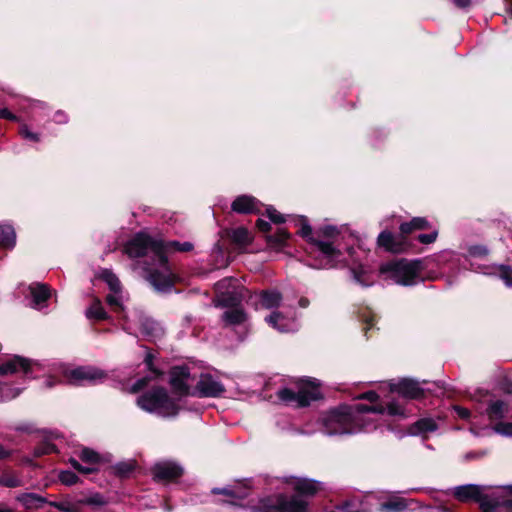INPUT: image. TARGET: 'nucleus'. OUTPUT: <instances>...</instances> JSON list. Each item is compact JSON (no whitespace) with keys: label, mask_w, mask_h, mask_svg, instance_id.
I'll use <instances>...</instances> for the list:
<instances>
[{"label":"nucleus","mask_w":512,"mask_h":512,"mask_svg":"<svg viewBox=\"0 0 512 512\" xmlns=\"http://www.w3.org/2000/svg\"><path fill=\"white\" fill-rule=\"evenodd\" d=\"M437 429L435 421L431 418H423L418 420L411 428V434L428 433Z\"/></svg>","instance_id":"obj_27"},{"label":"nucleus","mask_w":512,"mask_h":512,"mask_svg":"<svg viewBox=\"0 0 512 512\" xmlns=\"http://www.w3.org/2000/svg\"><path fill=\"white\" fill-rule=\"evenodd\" d=\"M500 278L504 281L506 286H512V268L505 265L499 266Z\"/></svg>","instance_id":"obj_41"},{"label":"nucleus","mask_w":512,"mask_h":512,"mask_svg":"<svg viewBox=\"0 0 512 512\" xmlns=\"http://www.w3.org/2000/svg\"><path fill=\"white\" fill-rule=\"evenodd\" d=\"M212 492L215 494H224V495H227V496L235 498V499H243L247 495V493L245 491L238 492V491H236L234 489H230V488H223V489L214 488L212 490Z\"/></svg>","instance_id":"obj_38"},{"label":"nucleus","mask_w":512,"mask_h":512,"mask_svg":"<svg viewBox=\"0 0 512 512\" xmlns=\"http://www.w3.org/2000/svg\"><path fill=\"white\" fill-rule=\"evenodd\" d=\"M152 473L157 481H171L182 475L183 468L172 461H160L153 466Z\"/></svg>","instance_id":"obj_14"},{"label":"nucleus","mask_w":512,"mask_h":512,"mask_svg":"<svg viewBox=\"0 0 512 512\" xmlns=\"http://www.w3.org/2000/svg\"><path fill=\"white\" fill-rule=\"evenodd\" d=\"M50 504L62 512H77V509L67 502H51Z\"/></svg>","instance_id":"obj_45"},{"label":"nucleus","mask_w":512,"mask_h":512,"mask_svg":"<svg viewBox=\"0 0 512 512\" xmlns=\"http://www.w3.org/2000/svg\"><path fill=\"white\" fill-rule=\"evenodd\" d=\"M36 367H38V364L33 363L31 360L14 356L0 366V375L22 372L24 375L29 376Z\"/></svg>","instance_id":"obj_13"},{"label":"nucleus","mask_w":512,"mask_h":512,"mask_svg":"<svg viewBox=\"0 0 512 512\" xmlns=\"http://www.w3.org/2000/svg\"><path fill=\"white\" fill-rule=\"evenodd\" d=\"M21 393L20 389L0 383V402L12 400Z\"/></svg>","instance_id":"obj_35"},{"label":"nucleus","mask_w":512,"mask_h":512,"mask_svg":"<svg viewBox=\"0 0 512 512\" xmlns=\"http://www.w3.org/2000/svg\"><path fill=\"white\" fill-rule=\"evenodd\" d=\"M193 245L190 242H183L180 243L178 241H170L167 243H163V256L165 257L166 252L171 251H181V252H187L192 250Z\"/></svg>","instance_id":"obj_32"},{"label":"nucleus","mask_w":512,"mask_h":512,"mask_svg":"<svg viewBox=\"0 0 512 512\" xmlns=\"http://www.w3.org/2000/svg\"><path fill=\"white\" fill-rule=\"evenodd\" d=\"M10 455L9 451H7L3 446L0 445V459H4Z\"/></svg>","instance_id":"obj_62"},{"label":"nucleus","mask_w":512,"mask_h":512,"mask_svg":"<svg viewBox=\"0 0 512 512\" xmlns=\"http://www.w3.org/2000/svg\"><path fill=\"white\" fill-rule=\"evenodd\" d=\"M140 329L142 333L148 337H156L160 332L159 325L150 318H141L140 320Z\"/></svg>","instance_id":"obj_29"},{"label":"nucleus","mask_w":512,"mask_h":512,"mask_svg":"<svg viewBox=\"0 0 512 512\" xmlns=\"http://www.w3.org/2000/svg\"><path fill=\"white\" fill-rule=\"evenodd\" d=\"M382 405L356 404L353 407L344 406L331 411L323 419V431L329 436L354 434L374 428L370 413L383 414Z\"/></svg>","instance_id":"obj_1"},{"label":"nucleus","mask_w":512,"mask_h":512,"mask_svg":"<svg viewBox=\"0 0 512 512\" xmlns=\"http://www.w3.org/2000/svg\"><path fill=\"white\" fill-rule=\"evenodd\" d=\"M429 227H430V224L426 218L415 217L409 222L402 223L400 225V231L403 234H409L414 230H423V229H428Z\"/></svg>","instance_id":"obj_24"},{"label":"nucleus","mask_w":512,"mask_h":512,"mask_svg":"<svg viewBox=\"0 0 512 512\" xmlns=\"http://www.w3.org/2000/svg\"><path fill=\"white\" fill-rule=\"evenodd\" d=\"M86 502L88 504H97V505H100V504L103 503V501H102V499H101V497L99 495L90 497Z\"/></svg>","instance_id":"obj_58"},{"label":"nucleus","mask_w":512,"mask_h":512,"mask_svg":"<svg viewBox=\"0 0 512 512\" xmlns=\"http://www.w3.org/2000/svg\"><path fill=\"white\" fill-rule=\"evenodd\" d=\"M507 411V404L501 400L492 401L487 408V414L491 420L503 418Z\"/></svg>","instance_id":"obj_25"},{"label":"nucleus","mask_w":512,"mask_h":512,"mask_svg":"<svg viewBox=\"0 0 512 512\" xmlns=\"http://www.w3.org/2000/svg\"><path fill=\"white\" fill-rule=\"evenodd\" d=\"M391 392H396L405 398L417 399L424 394V389L413 379H401L397 383L389 384Z\"/></svg>","instance_id":"obj_15"},{"label":"nucleus","mask_w":512,"mask_h":512,"mask_svg":"<svg viewBox=\"0 0 512 512\" xmlns=\"http://www.w3.org/2000/svg\"><path fill=\"white\" fill-rule=\"evenodd\" d=\"M153 359H154V356L149 352L146 354L145 356V363L148 367V369L155 375V376H159L161 374V372H159L154 366H153Z\"/></svg>","instance_id":"obj_49"},{"label":"nucleus","mask_w":512,"mask_h":512,"mask_svg":"<svg viewBox=\"0 0 512 512\" xmlns=\"http://www.w3.org/2000/svg\"><path fill=\"white\" fill-rule=\"evenodd\" d=\"M359 398L369 400L370 402H375L379 399V395L374 391H369L361 394Z\"/></svg>","instance_id":"obj_54"},{"label":"nucleus","mask_w":512,"mask_h":512,"mask_svg":"<svg viewBox=\"0 0 512 512\" xmlns=\"http://www.w3.org/2000/svg\"><path fill=\"white\" fill-rule=\"evenodd\" d=\"M307 502L298 496L287 498L280 494L261 501L257 512H307Z\"/></svg>","instance_id":"obj_8"},{"label":"nucleus","mask_w":512,"mask_h":512,"mask_svg":"<svg viewBox=\"0 0 512 512\" xmlns=\"http://www.w3.org/2000/svg\"><path fill=\"white\" fill-rule=\"evenodd\" d=\"M232 210L238 213L256 212L258 211V201L251 196H239L233 201Z\"/></svg>","instance_id":"obj_19"},{"label":"nucleus","mask_w":512,"mask_h":512,"mask_svg":"<svg viewBox=\"0 0 512 512\" xmlns=\"http://www.w3.org/2000/svg\"><path fill=\"white\" fill-rule=\"evenodd\" d=\"M454 4L459 8H467L470 6L471 0H453Z\"/></svg>","instance_id":"obj_57"},{"label":"nucleus","mask_w":512,"mask_h":512,"mask_svg":"<svg viewBox=\"0 0 512 512\" xmlns=\"http://www.w3.org/2000/svg\"><path fill=\"white\" fill-rule=\"evenodd\" d=\"M137 405L144 411L155 413L162 417L177 415L178 404L168 396L164 388L153 389L137 399Z\"/></svg>","instance_id":"obj_3"},{"label":"nucleus","mask_w":512,"mask_h":512,"mask_svg":"<svg viewBox=\"0 0 512 512\" xmlns=\"http://www.w3.org/2000/svg\"><path fill=\"white\" fill-rule=\"evenodd\" d=\"M56 117H57L56 121L59 123H65L67 121L66 116L60 112H58L56 114Z\"/></svg>","instance_id":"obj_63"},{"label":"nucleus","mask_w":512,"mask_h":512,"mask_svg":"<svg viewBox=\"0 0 512 512\" xmlns=\"http://www.w3.org/2000/svg\"><path fill=\"white\" fill-rule=\"evenodd\" d=\"M22 484V480L15 474H7L0 476V486L16 488L22 486Z\"/></svg>","instance_id":"obj_36"},{"label":"nucleus","mask_w":512,"mask_h":512,"mask_svg":"<svg viewBox=\"0 0 512 512\" xmlns=\"http://www.w3.org/2000/svg\"><path fill=\"white\" fill-rule=\"evenodd\" d=\"M495 432L504 436H512V423H498L494 427Z\"/></svg>","instance_id":"obj_42"},{"label":"nucleus","mask_w":512,"mask_h":512,"mask_svg":"<svg viewBox=\"0 0 512 512\" xmlns=\"http://www.w3.org/2000/svg\"><path fill=\"white\" fill-rule=\"evenodd\" d=\"M320 396L319 383L311 379L300 380L297 392L288 388L278 392V398L281 401L297 407L308 406L311 401L320 398Z\"/></svg>","instance_id":"obj_5"},{"label":"nucleus","mask_w":512,"mask_h":512,"mask_svg":"<svg viewBox=\"0 0 512 512\" xmlns=\"http://www.w3.org/2000/svg\"><path fill=\"white\" fill-rule=\"evenodd\" d=\"M387 411L392 416H405L404 409L397 402H390L387 406Z\"/></svg>","instance_id":"obj_44"},{"label":"nucleus","mask_w":512,"mask_h":512,"mask_svg":"<svg viewBox=\"0 0 512 512\" xmlns=\"http://www.w3.org/2000/svg\"><path fill=\"white\" fill-rule=\"evenodd\" d=\"M125 252L132 258L152 254L158 268H145L146 279L158 291H166L172 286L173 275L168 267L167 259L163 256V242L152 239L144 232L138 233L125 246Z\"/></svg>","instance_id":"obj_2"},{"label":"nucleus","mask_w":512,"mask_h":512,"mask_svg":"<svg viewBox=\"0 0 512 512\" xmlns=\"http://www.w3.org/2000/svg\"><path fill=\"white\" fill-rule=\"evenodd\" d=\"M134 468L132 463H119L116 465V472L121 476H126L129 474Z\"/></svg>","instance_id":"obj_46"},{"label":"nucleus","mask_w":512,"mask_h":512,"mask_svg":"<svg viewBox=\"0 0 512 512\" xmlns=\"http://www.w3.org/2000/svg\"><path fill=\"white\" fill-rule=\"evenodd\" d=\"M55 451V446L53 444H45L42 447H39L35 450V455L40 456L44 454H49Z\"/></svg>","instance_id":"obj_50"},{"label":"nucleus","mask_w":512,"mask_h":512,"mask_svg":"<svg viewBox=\"0 0 512 512\" xmlns=\"http://www.w3.org/2000/svg\"><path fill=\"white\" fill-rule=\"evenodd\" d=\"M231 241L240 249L251 244L253 237L245 227H237L229 232Z\"/></svg>","instance_id":"obj_20"},{"label":"nucleus","mask_w":512,"mask_h":512,"mask_svg":"<svg viewBox=\"0 0 512 512\" xmlns=\"http://www.w3.org/2000/svg\"><path fill=\"white\" fill-rule=\"evenodd\" d=\"M437 236H438V232H437V230H434L428 234H420L418 236V240L423 244H430L436 240Z\"/></svg>","instance_id":"obj_47"},{"label":"nucleus","mask_w":512,"mask_h":512,"mask_svg":"<svg viewBox=\"0 0 512 512\" xmlns=\"http://www.w3.org/2000/svg\"><path fill=\"white\" fill-rule=\"evenodd\" d=\"M62 373L66 380L74 385L96 383L106 378V374L102 370L90 366L76 368L64 367Z\"/></svg>","instance_id":"obj_9"},{"label":"nucleus","mask_w":512,"mask_h":512,"mask_svg":"<svg viewBox=\"0 0 512 512\" xmlns=\"http://www.w3.org/2000/svg\"><path fill=\"white\" fill-rule=\"evenodd\" d=\"M86 316L88 318H94L98 320L106 318V312L104 311L100 301L96 300L92 303V305L86 311Z\"/></svg>","instance_id":"obj_34"},{"label":"nucleus","mask_w":512,"mask_h":512,"mask_svg":"<svg viewBox=\"0 0 512 512\" xmlns=\"http://www.w3.org/2000/svg\"><path fill=\"white\" fill-rule=\"evenodd\" d=\"M290 234L284 229H279L276 234L267 236L268 244L273 248H281L289 239Z\"/></svg>","instance_id":"obj_31"},{"label":"nucleus","mask_w":512,"mask_h":512,"mask_svg":"<svg viewBox=\"0 0 512 512\" xmlns=\"http://www.w3.org/2000/svg\"><path fill=\"white\" fill-rule=\"evenodd\" d=\"M282 296L278 291H264L261 293V305L266 309H273L280 306Z\"/></svg>","instance_id":"obj_23"},{"label":"nucleus","mask_w":512,"mask_h":512,"mask_svg":"<svg viewBox=\"0 0 512 512\" xmlns=\"http://www.w3.org/2000/svg\"><path fill=\"white\" fill-rule=\"evenodd\" d=\"M0 512H13L6 504L0 503Z\"/></svg>","instance_id":"obj_64"},{"label":"nucleus","mask_w":512,"mask_h":512,"mask_svg":"<svg viewBox=\"0 0 512 512\" xmlns=\"http://www.w3.org/2000/svg\"><path fill=\"white\" fill-rule=\"evenodd\" d=\"M61 483L65 485H74L78 481V476L72 471H62L59 474Z\"/></svg>","instance_id":"obj_40"},{"label":"nucleus","mask_w":512,"mask_h":512,"mask_svg":"<svg viewBox=\"0 0 512 512\" xmlns=\"http://www.w3.org/2000/svg\"><path fill=\"white\" fill-rule=\"evenodd\" d=\"M100 278L103 279L109 286L111 293L107 295V303L114 308L123 310V295L121 284L117 276L109 270H103L100 273Z\"/></svg>","instance_id":"obj_12"},{"label":"nucleus","mask_w":512,"mask_h":512,"mask_svg":"<svg viewBox=\"0 0 512 512\" xmlns=\"http://www.w3.org/2000/svg\"><path fill=\"white\" fill-rule=\"evenodd\" d=\"M232 281H233L232 279H223L220 282H218L216 284V286H217L218 289H222V288H224L226 286V284H228V283H230Z\"/></svg>","instance_id":"obj_60"},{"label":"nucleus","mask_w":512,"mask_h":512,"mask_svg":"<svg viewBox=\"0 0 512 512\" xmlns=\"http://www.w3.org/2000/svg\"><path fill=\"white\" fill-rule=\"evenodd\" d=\"M283 483L286 489L294 490L301 495H314L320 490V483L306 478L289 477L285 478Z\"/></svg>","instance_id":"obj_16"},{"label":"nucleus","mask_w":512,"mask_h":512,"mask_svg":"<svg viewBox=\"0 0 512 512\" xmlns=\"http://www.w3.org/2000/svg\"><path fill=\"white\" fill-rule=\"evenodd\" d=\"M32 296V306L37 310H42L46 307V301L49 299L51 293L48 286L45 284L35 283L29 287Z\"/></svg>","instance_id":"obj_18"},{"label":"nucleus","mask_w":512,"mask_h":512,"mask_svg":"<svg viewBox=\"0 0 512 512\" xmlns=\"http://www.w3.org/2000/svg\"><path fill=\"white\" fill-rule=\"evenodd\" d=\"M20 135L25 138V139H28V140H31V141H38L39 140V137L37 134L31 132L27 126H22L20 128V131H19Z\"/></svg>","instance_id":"obj_48"},{"label":"nucleus","mask_w":512,"mask_h":512,"mask_svg":"<svg viewBox=\"0 0 512 512\" xmlns=\"http://www.w3.org/2000/svg\"><path fill=\"white\" fill-rule=\"evenodd\" d=\"M195 380V375H192L186 366L173 367L170 371V385L180 396L192 395Z\"/></svg>","instance_id":"obj_10"},{"label":"nucleus","mask_w":512,"mask_h":512,"mask_svg":"<svg viewBox=\"0 0 512 512\" xmlns=\"http://www.w3.org/2000/svg\"><path fill=\"white\" fill-rule=\"evenodd\" d=\"M95 470L96 469L89 464L88 466L81 465L79 472H81L83 474H90V473H93Z\"/></svg>","instance_id":"obj_59"},{"label":"nucleus","mask_w":512,"mask_h":512,"mask_svg":"<svg viewBox=\"0 0 512 512\" xmlns=\"http://www.w3.org/2000/svg\"><path fill=\"white\" fill-rule=\"evenodd\" d=\"M407 504L404 499L396 498L381 504L380 509L383 512H397L404 510Z\"/></svg>","instance_id":"obj_33"},{"label":"nucleus","mask_w":512,"mask_h":512,"mask_svg":"<svg viewBox=\"0 0 512 512\" xmlns=\"http://www.w3.org/2000/svg\"><path fill=\"white\" fill-rule=\"evenodd\" d=\"M224 391V385L220 381L209 373H203L200 375L192 395L200 397H218Z\"/></svg>","instance_id":"obj_11"},{"label":"nucleus","mask_w":512,"mask_h":512,"mask_svg":"<svg viewBox=\"0 0 512 512\" xmlns=\"http://www.w3.org/2000/svg\"><path fill=\"white\" fill-rule=\"evenodd\" d=\"M146 385V379L138 380L137 383L134 385V390H139L142 387Z\"/></svg>","instance_id":"obj_61"},{"label":"nucleus","mask_w":512,"mask_h":512,"mask_svg":"<svg viewBox=\"0 0 512 512\" xmlns=\"http://www.w3.org/2000/svg\"><path fill=\"white\" fill-rule=\"evenodd\" d=\"M454 495L460 501H479L483 512H498V507L501 505L512 507V500H500L498 496H483L482 487L474 484L456 487L454 489Z\"/></svg>","instance_id":"obj_6"},{"label":"nucleus","mask_w":512,"mask_h":512,"mask_svg":"<svg viewBox=\"0 0 512 512\" xmlns=\"http://www.w3.org/2000/svg\"><path fill=\"white\" fill-rule=\"evenodd\" d=\"M266 212L269 219L274 223H283L285 221L284 216L273 207H268Z\"/></svg>","instance_id":"obj_43"},{"label":"nucleus","mask_w":512,"mask_h":512,"mask_svg":"<svg viewBox=\"0 0 512 512\" xmlns=\"http://www.w3.org/2000/svg\"><path fill=\"white\" fill-rule=\"evenodd\" d=\"M354 280L362 286L368 287L373 284L370 272L363 266H358L351 269Z\"/></svg>","instance_id":"obj_28"},{"label":"nucleus","mask_w":512,"mask_h":512,"mask_svg":"<svg viewBox=\"0 0 512 512\" xmlns=\"http://www.w3.org/2000/svg\"><path fill=\"white\" fill-rule=\"evenodd\" d=\"M265 321L279 332H293L298 325L293 315L285 316L282 312L274 311L265 318Z\"/></svg>","instance_id":"obj_17"},{"label":"nucleus","mask_w":512,"mask_h":512,"mask_svg":"<svg viewBox=\"0 0 512 512\" xmlns=\"http://www.w3.org/2000/svg\"><path fill=\"white\" fill-rule=\"evenodd\" d=\"M318 233L320 236L326 239V242H329L334 246L333 242H331L330 239H334L338 235L339 231L334 226H325L321 228Z\"/></svg>","instance_id":"obj_39"},{"label":"nucleus","mask_w":512,"mask_h":512,"mask_svg":"<svg viewBox=\"0 0 512 512\" xmlns=\"http://www.w3.org/2000/svg\"><path fill=\"white\" fill-rule=\"evenodd\" d=\"M453 409L457 413V415L462 419H468L470 417V411L466 408L454 406Z\"/></svg>","instance_id":"obj_53"},{"label":"nucleus","mask_w":512,"mask_h":512,"mask_svg":"<svg viewBox=\"0 0 512 512\" xmlns=\"http://www.w3.org/2000/svg\"><path fill=\"white\" fill-rule=\"evenodd\" d=\"M380 272L387 274L395 283L410 286L422 281L421 262L399 260L381 266Z\"/></svg>","instance_id":"obj_4"},{"label":"nucleus","mask_w":512,"mask_h":512,"mask_svg":"<svg viewBox=\"0 0 512 512\" xmlns=\"http://www.w3.org/2000/svg\"><path fill=\"white\" fill-rule=\"evenodd\" d=\"M0 118L9 119L13 121L17 120V117L5 108L0 110Z\"/></svg>","instance_id":"obj_56"},{"label":"nucleus","mask_w":512,"mask_h":512,"mask_svg":"<svg viewBox=\"0 0 512 512\" xmlns=\"http://www.w3.org/2000/svg\"><path fill=\"white\" fill-rule=\"evenodd\" d=\"M55 451V446L53 444H45L42 447H39L35 450V455L40 456L44 454H49Z\"/></svg>","instance_id":"obj_51"},{"label":"nucleus","mask_w":512,"mask_h":512,"mask_svg":"<svg viewBox=\"0 0 512 512\" xmlns=\"http://www.w3.org/2000/svg\"><path fill=\"white\" fill-rule=\"evenodd\" d=\"M301 229L300 234L304 238H308L309 241L316 247L317 251L321 254L322 258L319 264L313 265L314 268H332L335 267L337 262L339 261V257L341 255L339 248L333 246L331 243L314 239L311 237L312 228L306 222L305 219H301Z\"/></svg>","instance_id":"obj_7"},{"label":"nucleus","mask_w":512,"mask_h":512,"mask_svg":"<svg viewBox=\"0 0 512 512\" xmlns=\"http://www.w3.org/2000/svg\"><path fill=\"white\" fill-rule=\"evenodd\" d=\"M16 235L12 226L0 225V248L11 249L15 246Z\"/></svg>","instance_id":"obj_22"},{"label":"nucleus","mask_w":512,"mask_h":512,"mask_svg":"<svg viewBox=\"0 0 512 512\" xmlns=\"http://www.w3.org/2000/svg\"><path fill=\"white\" fill-rule=\"evenodd\" d=\"M80 458L82 461L90 465L97 464L100 461L99 454L88 448H85L81 451Z\"/></svg>","instance_id":"obj_37"},{"label":"nucleus","mask_w":512,"mask_h":512,"mask_svg":"<svg viewBox=\"0 0 512 512\" xmlns=\"http://www.w3.org/2000/svg\"><path fill=\"white\" fill-rule=\"evenodd\" d=\"M16 500L25 509H37L46 502L45 498L36 493H21L17 495Z\"/></svg>","instance_id":"obj_21"},{"label":"nucleus","mask_w":512,"mask_h":512,"mask_svg":"<svg viewBox=\"0 0 512 512\" xmlns=\"http://www.w3.org/2000/svg\"><path fill=\"white\" fill-rule=\"evenodd\" d=\"M257 227L262 232H267L271 228L270 223L262 219L257 220Z\"/></svg>","instance_id":"obj_55"},{"label":"nucleus","mask_w":512,"mask_h":512,"mask_svg":"<svg viewBox=\"0 0 512 512\" xmlns=\"http://www.w3.org/2000/svg\"><path fill=\"white\" fill-rule=\"evenodd\" d=\"M470 254L472 256H486L488 254V249L485 246H474L470 248Z\"/></svg>","instance_id":"obj_52"},{"label":"nucleus","mask_w":512,"mask_h":512,"mask_svg":"<svg viewBox=\"0 0 512 512\" xmlns=\"http://www.w3.org/2000/svg\"><path fill=\"white\" fill-rule=\"evenodd\" d=\"M223 320L228 324H241L246 320V314L240 308H233L224 312Z\"/></svg>","instance_id":"obj_30"},{"label":"nucleus","mask_w":512,"mask_h":512,"mask_svg":"<svg viewBox=\"0 0 512 512\" xmlns=\"http://www.w3.org/2000/svg\"><path fill=\"white\" fill-rule=\"evenodd\" d=\"M378 245L383 247L387 251L391 252H399L400 248L397 244H395L394 236L387 231H383L379 234L377 239Z\"/></svg>","instance_id":"obj_26"}]
</instances>
